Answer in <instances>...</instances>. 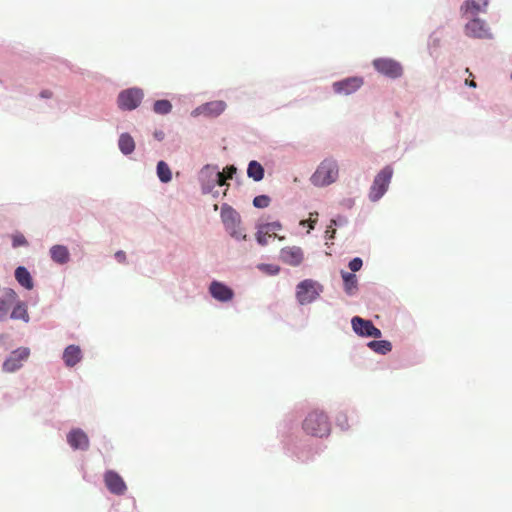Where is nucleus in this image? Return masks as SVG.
Segmentation results:
<instances>
[{
    "label": "nucleus",
    "mask_w": 512,
    "mask_h": 512,
    "mask_svg": "<svg viewBox=\"0 0 512 512\" xmlns=\"http://www.w3.org/2000/svg\"><path fill=\"white\" fill-rule=\"evenodd\" d=\"M221 217L225 229L231 235V237L235 238L236 240L246 239V233L241 227L240 216L235 210L232 208L223 209Z\"/></svg>",
    "instance_id": "3"
},
{
    "label": "nucleus",
    "mask_w": 512,
    "mask_h": 512,
    "mask_svg": "<svg viewBox=\"0 0 512 512\" xmlns=\"http://www.w3.org/2000/svg\"><path fill=\"white\" fill-rule=\"evenodd\" d=\"M17 298V293L13 289H4L0 297V322L7 319L9 310L16 303Z\"/></svg>",
    "instance_id": "16"
},
{
    "label": "nucleus",
    "mask_w": 512,
    "mask_h": 512,
    "mask_svg": "<svg viewBox=\"0 0 512 512\" xmlns=\"http://www.w3.org/2000/svg\"><path fill=\"white\" fill-rule=\"evenodd\" d=\"M247 174L254 181H260L264 177V169L260 163L253 160L248 165Z\"/></svg>",
    "instance_id": "26"
},
{
    "label": "nucleus",
    "mask_w": 512,
    "mask_h": 512,
    "mask_svg": "<svg viewBox=\"0 0 512 512\" xmlns=\"http://www.w3.org/2000/svg\"><path fill=\"white\" fill-rule=\"evenodd\" d=\"M50 255L54 262L65 264L69 260V251L63 245H55L50 249Z\"/></svg>",
    "instance_id": "20"
},
{
    "label": "nucleus",
    "mask_w": 512,
    "mask_h": 512,
    "mask_svg": "<svg viewBox=\"0 0 512 512\" xmlns=\"http://www.w3.org/2000/svg\"><path fill=\"white\" fill-rule=\"evenodd\" d=\"M153 110L156 114L166 115L171 112L172 104L168 100H157L154 103Z\"/></svg>",
    "instance_id": "28"
},
{
    "label": "nucleus",
    "mask_w": 512,
    "mask_h": 512,
    "mask_svg": "<svg viewBox=\"0 0 512 512\" xmlns=\"http://www.w3.org/2000/svg\"><path fill=\"white\" fill-rule=\"evenodd\" d=\"M157 175L159 179L167 183L171 180L172 174L169 166L164 161H159L157 164Z\"/></svg>",
    "instance_id": "27"
},
{
    "label": "nucleus",
    "mask_w": 512,
    "mask_h": 512,
    "mask_svg": "<svg viewBox=\"0 0 512 512\" xmlns=\"http://www.w3.org/2000/svg\"><path fill=\"white\" fill-rule=\"evenodd\" d=\"M30 350L26 347H21L14 350L10 356L3 363V370L5 372H14L22 367V363L28 359Z\"/></svg>",
    "instance_id": "9"
},
{
    "label": "nucleus",
    "mask_w": 512,
    "mask_h": 512,
    "mask_svg": "<svg viewBox=\"0 0 512 512\" xmlns=\"http://www.w3.org/2000/svg\"><path fill=\"white\" fill-rule=\"evenodd\" d=\"M303 430L311 436L325 437L331 431V425L327 415L323 411L310 412L303 421Z\"/></svg>",
    "instance_id": "1"
},
{
    "label": "nucleus",
    "mask_w": 512,
    "mask_h": 512,
    "mask_svg": "<svg viewBox=\"0 0 512 512\" xmlns=\"http://www.w3.org/2000/svg\"><path fill=\"white\" fill-rule=\"evenodd\" d=\"M338 178V165L333 159H325L317 167L311 176V182L315 186L324 187L335 182Z\"/></svg>",
    "instance_id": "2"
},
{
    "label": "nucleus",
    "mask_w": 512,
    "mask_h": 512,
    "mask_svg": "<svg viewBox=\"0 0 512 512\" xmlns=\"http://www.w3.org/2000/svg\"><path fill=\"white\" fill-rule=\"evenodd\" d=\"M341 276L344 282V290L348 295H353L358 287V280L355 274L348 273L345 271L341 272Z\"/></svg>",
    "instance_id": "21"
},
{
    "label": "nucleus",
    "mask_w": 512,
    "mask_h": 512,
    "mask_svg": "<svg viewBox=\"0 0 512 512\" xmlns=\"http://www.w3.org/2000/svg\"><path fill=\"white\" fill-rule=\"evenodd\" d=\"M115 258L117 259L118 262L123 263L126 260V255L123 251H117L115 253Z\"/></svg>",
    "instance_id": "38"
},
{
    "label": "nucleus",
    "mask_w": 512,
    "mask_h": 512,
    "mask_svg": "<svg viewBox=\"0 0 512 512\" xmlns=\"http://www.w3.org/2000/svg\"><path fill=\"white\" fill-rule=\"evenodd\" d=\"M216 177H217L216 182H217V184H218L219 186H223V185H225L226 180H227V177H226V175H225V173H224V172H218V173L216 174Z\"/></svg>",
    "instance_id": "36"
},
{
    "label": "nucleus",
    "mask_w": 512,
    "mask_h": 512,
    "mask_svg": "<svg viewBox=\"0 0 512 512\" xmlns=\"http://www.w3.org/2000/svg\"><path fill=\"white\" fill-rule=\"evenodd\" d=\"M143 96L142 89L136 87L129 88L119 93L117 103L122 110H134L140 105Z\"/></svg>",
    "instance_id": "6"
},
{
    "label": "nucleus",
    "mask_w": 512,
    "mask_h": 512,
    "mask_svg": "<svg viewBox=\"0 0 512 512\" xmlns=\"http://www.w3.org/2000/svg\"><path fill=\"white\" fill-rule=\"evenodd\" d=\"M322 292V286L314 280L305 279L296 287V298L301 305L309 304L317 299Z\"/></svg>",
    "instance_id": "4"
},
{
    "label": "nucleus",
    "mask_w": 512,
    "mask_h": 512,
    "mask_svg": "<svg viewBox=\"0 0 512 512\" xmlns=\"http://www.w3.org/2000/svg\"><path fill=\"white\" fill-rule=\"evenodd\" d=\"M280 259L283 263L295 267L303 262L304 253L300 247L287 246L281 249Z\"/></svg>",
    "instance_id": "13"
},
{
    "label": "nucleus",
    "mask_w": 512,
    "mask_h": 512,
    "mask_svg": "<svg viewBox=\"0 0 512 512\" xmlns=\"http://www.w3.org/2000/svg\"><path fill=\"white\" fill-rule=\"evenodd\" d=\"M466 85L475 88L477 86L476 82L474 80H466Z\"/></svg>",
    "instance_id": "41"
},
{
    "label": "nucleus",
    "mask_w": 512,
    "mask_h": 512,
    "mask_svg": "<svg viewBox=\"0 0 512 512\" xmlns=\"http://www.w3.org/2000/svg\"><path fill=\"white\" fill-rule=\"evenodd\" d=\"M104 482L107 489L115 495H123L127 486L122 477L115 471L109 470L104 474Z\"/></svg>",
    "instance_id": "11"
},
{
    "label": "nucleus",
    "mask_w": 512,
    "mask_h": 512,
    "mask_svg": "<svg viewBox=\"0 0 512 512\" xmlns=\"http://www.w3.org/2000/svg\"><path fill=\"white\" fill-rule=\"evenodd\" d=\"M223 172L225 173L227 179H230L236 173V168L234 166H229Z\"/></svg>",
    "instance_id": "37"
},
{
    "label": "nucleus",
    "mask_w": 512,
    "mask_h": 512,
    "mask_svg": "<svg viewBox=\"0 0 512 512\" xmlns=\"http://www.w3.org/2000/svg\"><path fill=\"white\" fill-rule=\"evenodd\" d=\"M464 32L472 38H491L490 29L480 18L474 17L464 27Z\"/></svg>",
    "instance_id": "10"
},
{
    "label": "nucleus",
    "mask_w": 512,
    "mask_h": 512,
    "mask_svg": "<svg viewBox=\"0 0 512 512\" xmlns=\"http://www.w3.org/2000/svg\"><path fill=\"white\" fill-rule=\"evenodd\" d=\"M393 175V168L385 166L374 178L370 187L369 197L372 201L379 200L387 191Z\"/></svg>",
    "instance_id": "5"
},
{
    "label": "nucleus",
    "mask_w": 512,
    "mask_h": 512,
    "mask_svg": "<svg viewBox=\"0 0 512 512\" xmlns=\"http://www.w3.org/2000/svg\"><path fill=\"white\" fill-rule=\"evenodd\" d=\"M259 270L269 274V275H276L279 273L280 268L276 265L272 264H260L258 265Z\"/></svg>",
    "instance_id": "32"
},
{
    "label": "nucleus",
    "mask_w": 512,
    "mask_h": 512,
    "mask_svg": "<svg viewBox=\"0 0 512 512\" xmlns=\"http://www.w3.org/2000/svg\"><path fill=\"white\" fill-rule=\"evenodd\" d=\"M368 347L375 353L385 355L392 350L391 342L387 340H374L368 343Z\"/></svg>",
    "instance_id": "25"
},
{
    "label": "nucleus",
    "mask_w": 512,
    "mask_h": 512,
    "mask_svg": "<svg viewBox=\"0 0 512 512\" xmlns=\"http://www.w3.org/2000/svg\"><path fill=\"white\" fill-rule=\"evenodd\" d=\"M67 442L73 449L87 450L89 448L88 436L81 429L71 430L67 435Z\"/></svg>",
    "instance_id": "18"
},
{
    "label": "nucleus",
    "mask_w": 512,
    "mask_h": 512,
    "mask_svg": "<svg viewBox=\"0 0 512 512\" xmlns=\"http://www.w3.org/2000/svg\"><path fill=\"white\" fill-rule=\"evenodd\" d=\"M270 237H271V233H268L267 230H265L264 228L259 226L258 231L256 233L257 242L262 246L267 245L268 238H270Z\"/></svg>",
    "instance_id": "29"
},
{
    "label": "nucleus",
    "mask_w": 512,
    "mask_h": 512,
    "mask_svg": "<svg viewBox=\"0 0 512 512\" xmlns=\"http://www.w3.org/2000/svg\"><path fill=\"white\" fill-rule=\"evenodd\" d=\"M226 109V103L221 100L207 102L198 106L194 111L193 115H204L207 117H217Z\"/></svg>",
    "instance_id": "14"
},
{
    "label": "nucleus",
    "mask_w": 512,
    "mask_h": 512,
    "mask_svg": "<svg viewBox=\"0 0 512 512\" xmlns=\"http://www.w3.org/2000/svg\"><path fill=\"white\" fill-rule=\"evenodd\" d=\"M15 278L26 289L31 290L33 288L31 275L25 267L20 266L15 270Z\"/></svg>",
    "instance_id": "22"
},
{
    "label": "nucleus",
    "mask_w": 512,
    "mask_h": 512,
    "mask_svg": "<svg viewBox=\"0 0 512 512\" xmlns=\"http://www.w3.org/2000/svg\"><path fill=\"white\" fill-rule=\"evenodd\" d=\"M362 265H363L362 259H361V258H359V257L353 258V259L349 262V268H350L353 272H357V271H359V270L362 268Z\"/></svg>",
    "instance_id": "33"
},
{
    "label": "nucleus",
    "mask_w": 512,
    "mask_h": 512,
    "mask_svg": "<svg viewBox=\"0 0 512 512\" xmlns=\"http://www.w3.org/2000/svg\"><path fill=\"white\" fill-rule=\"evenodd\" d=\"M334 225H336V221L331 220V224L328 226V228L326 230L327 234L331 232L330 238H333L334 234H335V229L333 228Z\"/></svg>",
    "instance_id": "39"
},
{
    "label": "nucleus",
    "mask_w": 512,
    "mask_h": 512,
    "mask_svg": "<svg viewBox=\"0 0 512 512\" xmlns=\"http://www.w3.org/2000/svg\"><path fill=\"white\" fill-rule=\"evenodd\" d=\"M270 204V198L266 195L256 196L253 200V205L257 208H266Z\"/></svg>",
    "instance_id": "30"
},
{
    "label": "nucleus",
    "mask_w": 512,
    "mask_h": 512,
    "mask_svg": "<svg viewBox=\"0 0 512 512\" xmlns=\"http://www.w3.org/2000/svg\"><path fill=\"white\" fill-rule=\"evenodd\" d=\"M26 244H27V241L22 234L13 236V246L14 247L24 246Z\"/></svg>",
    "instance_id": "35"
},
{
    "label": "nucleus",
    "mask_w": 512,
    "mask_h": 512,
    "mask_svg": "<svg viewBox=\"0 0 512 512\" xmlns=\"http://www.w3.org/2000/svg\"><path fill=\"white\" fill-rule=\"evenodd\" d=\"M373 67L380 74L395 79L403 74V67L399 62L390 58H378L373 61Z\"/></svg>",
    "instance_id": "7"
},
{
    "label": "nucleus",
    "mask_w": 512,
    "mask_h": 512,
    "mask_svg": "<svg viewBox=\"0 0 512 512\" xmlns=\"http://www.w3.org/2000/svg\"><path fill=\"white\" fill-rule=\"evenodd\" d=\"M82 359V351L77 345H69L63 352V360L68 367H73Z\"/></svg>",
    "instance_id": "19"
},
{
    "label": "nucleus",
    "mask_w": 512,
    "mask_h": 512,
    "mask_svg": "<svg viewBox=\"0 0 512 512\" xmlns=\"http://www.w3.org/2000/svg\"><path fill=\"white\" fill-rule=\"evenodd\" d=\"M490 0H466L460 8L463 16H476L479 13H485Z\"/></svg>",
    "instance_id": "17"
},
{
    "label": "nucleus",
    "mask_w": 512,
    "mask_h": 512,
    "mask_svg": "<svg viewBox=\"0 0 512 512\" xmlns=\"http://www.w3.org/2000/svg\"><path fill=\"white\" fill-rule=\"evenodd\" d=\"M52 95H53V93L50 90H43L40 93V97H42V98H51Z\"/></svg>",
    "instance_id": "40"
},
{
    "label": "nucleus",
    "mask_w": 512,
    "mask_h": 512,
    "mask_svg": "<svg viewBox=\"0 0 512 512\" xmlns=\"http://www.w3.org/2000/svg\"><path fill=\"white\" fill-rule=\"evenodd\" d=\"M363 85L360 77H349L333 83V90L337 94L349 95L357 91Z\"/></svg>",
    "instance_id": "12"
},
{
    "label": "nucleus",
    "mask_w": 512,
    "mask_h": 512,
    "mask_svg": "<svg viewBox=\"0 0 512 512\" xmlns=\"http://www.w3.org/2000/svg\"><path fill=\"white\" fill-rule=\"evenodd\" d=\"M10 317L14 320H23L28 322L29 315L26 304L24 302L16 301V303L13 305V310Z\"/></svg>",
    "instance_id": "24"
},
{
    "label": "nucleus",
    "mask_w": 512,
    "mask_h": 512,
    "mask_svg": "<svg viewBox=\"0 0 512 512\" xmlns=\"http://www.w3.org/2000/svg\"><path fill=\"white\" fill-rule=\"evenodd\" d=\"M317 216H318V213L315 212V213H310V218L308 220H302L300 222L301 225H306L308 224L309 225V228L310 229H314V226L317 222Z\"/></svg>",
    "instance_id": "34"
},
{
    "label": "nucleus",
    "mask_w": 512,
    "mask_h": 512,
    "mask_svg": "<svg viewBox=\"0 0 512 512\" xmlns=\"http://www.w3.org/2000/svg\"><path fill=\"white\" fill-rule=\"evenodd\" d=\"M262 228L267 230L268 233H271V236L277 237L276 231L282 228V225L279 222H271L260 225Z\"/></svg>",
    "instance_id": "31"
},
{
    "label": "nucleus",
    "mask_w": 512,
    "mask_h": 512,
    "mask_svg": "<svg viewBox=\"0 0 512 512\" xmlns=\"http://www.w3.org/2000/svg\"><path fill=\"white\" fill-rule=\"evenodd\" d=\"M209 292L214 299L220 302L231 301L234 297L233 290L227 285L218 281L211 282Z\"/></svg>",
    "instance_id": "15"
},
{
    "label": "nucleus",
    "mask_w": 512,
    "mask_h": 512,
    "mask_svg": "<svg viewBox=\"0 0 512 512\" xmlns=\"http://www.w3.org/2000/svg\"><path fill=\"white\" fill-rule=\"evenodd\" d=\"M118 145L120 151L125 155L131 154L135 149L134 139L128 133H123L120 135Z\"/></svg>",
    "instance_id": "23"
},
{
    "label": "nucleus",
    "mask_w": 512,
    "mask_h": 512,
    "mask_svg": "<svg viewBox=\"0 0 512 512\" xmlns=\"http://www.w3.org/2000/svg\"><path fill=\"white\" fill-rule=\"evenodd\" d=\"M353 331L362 337H374L380 338L382 336V332L380 329L374 326L372 321L365 320L359 316H355L351 320Z\"/></svg>",
    "instance_id": "8"
}]
</instances>
